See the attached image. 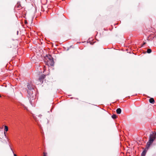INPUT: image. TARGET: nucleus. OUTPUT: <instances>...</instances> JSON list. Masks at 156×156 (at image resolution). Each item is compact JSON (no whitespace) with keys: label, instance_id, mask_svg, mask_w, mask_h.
I'll list each match as a JSON object with an SVG mask.
<instances>
[{"label":"nucleus","instance_id":"obj_1","mask_svg":"<svg viewBox=\"0 0 156 156\" xmlns=\"http://www.w3.org/2000/svg\"><path fill=\"white\" fill-rule=\"evenodd\" d=\"M156 137V133L155 134L153 133L150 135L149 141L147 143L146 147L148 148L149 147L151 144L153 142L154 140Z\"/></svg>","mask_w":156,"mask_h":156},{"label":"nucleus","instance_id":"obj_2","mask_svg":"<svg viewBox=\"0 0 156 156\" xmlns=\"http://www.w3.org/2000/svg\"><path fill=\"white\" fill-rule=\"evenodd\" d=\"M27 92L29 95L28 97L30 99V103L32 105V101L31 100V99L33 100L35 98V94H33V92H30L29 90L27 91Z\"/></svg>","mask_w":156,"mask_h":156},{"label":"nucleus","instance_id":"obj_3","mask_svg":"<svg viewBox=\"0 0 156 156\" xmlns=\"http://www.w3.org/2000/svg\"><path fill=\"white\" fill-rule=\"evenodd\" d=\"M45 62L46 65L48 66H53L54 65V62L53 59L46 60L45 61Z\"/></svg>","mask_w":156,"mask_h":156},{"label":"nucleus","instance_id":"obj_4","mask_svg":"<svg viewBox=\"0 0 156 156\" xmlns=\"http://www.w3.org/2000/svg\"><path fill=\"white\" fill-rule=\"evenodd\" d=\"M27 87L28 89V90L27 91L29 90L30 91V92H33V91H34V87L32 84H28L27 85Z\"/></svg>","mask_w":156,"mask_h":156},{"label":"nucleus","instance_id":"obj_5","mask_svg":"<svg viewBox=\"0 0 156 156\" xmlns=\"http://www.w3.org/2000/svg\"><path fill=\"white\" fill-rule=\"evenodd\" d=\"M45 75L44 74L42 75L39 77L38 79L39 81L41 83H42L43 81V80L45 77Z\"/></svg>","mask_w":156,"mask_h":156},{"label":"nucleus","instance_id":"obj_6","mask_svg":"<svg viewBox=\"0 0 156 156\" xmlns=\"http://www.w3.org/2000/svg\"><path fill=\"white\" fill-rule=\"evenodd\" d=\"M53 59L52 57L50 55H47L46 58V60H51V59Z\"/></svg>","mask_w":156,"mask_h":156},{"label":"nucleus","instance_id":"obj_7","mask_svg":"<svg viewBox=\"0 0 156 156\" xmlns=\"http://www.w3.org/2000/svg\"><path fill=\"white\" fill-rule=\"evenodd\" d=\"M149 101L152 104H153L154 102V100L152 98H151L149 99Z\"/></svg>","mask_w":156,"mask_h":156},{"label":"nucleus","instance_id":"obj_8","mask_svg":"<svg viewBox=\"0 0 156 156\" xmlns=\"http://www.w3.org/2000/svg\"><path fill=\"white\" fill-rule=\"evenodd\" d=\"M116 112L118 114H120L121 112V109L120 108H117L116 110Z\"/></svg>","mask_w":156,"mask_h":156},{"label":"nucleus","instance_id":"obj_9","mask_svg":"<svg viewBox=\"0 0 156 156\" xmlns=\"http://www.w3.org/2000/svg\"><path fill=\"white\" fill-rule=\"evenodd\" d=\"M146 153V152L145 151H143L141 154V156H145Z\"/></svg>","mask_w":156,"mask_h":156},{"label":"nucleus","instance_id":"obj_10","mask_svg":"<svg viewBox=\"0 0 156 156\" xmlns=\"http://www.w3.org/2000/svg\"><path fill=\"white\" fill-rule=\"evenodd\" d=\"M32 116L33 117L34 119L35 120V121L37 122V119L36 116L34 114H33Z\"/></svg>","mask_w":156,"mask_h":156},{"label":"nucleus","instance_id":"obj_11","mask_svg":"<svg viewBox=\"0 0 156 156\" xmlns=\"http://www.w3.org/2000/svg\"><path fill=\"white\" fill-rule=\"evenodd\" d=\"M151 52V49H148L147 50V52L148 53H150Z\"/></svg>","mask_w":156,"mask_h":156},{"label":"nucleus","instance_id":"obj_12","mask_svg":"<svg viewBox=\"0 0 156 156\" xmlns=\"http://www.w3.org/2000/svg\"><path fill=\"white\" fill-rule=\"evenodd\" d=\"M5 130L6 131H8V127L7 126H5Z\"/></svg>","mask_w":156,"mask_h":156},{"label":"nucleus","instance_id":"obj_13","mask_svg":"<svg viewBox=\"0 0 156 156\" xmlns=\"http://www.w3.org/2000/svg\"><path fill=\"white\" fill-rule=\"evenodd\" d=\"M112 117L113 119H115L116 118V115L114 114L112 115Z\"/></svg>","mask_w":156,"mask_h":156},{"label":"nucleus","instance_id":"obj_14","mask_svg":"<svg viewBox=\"0 0 156 156\" xmlns=\"http://www.w3.org/2000/svg\"><path fill=\"white\" fill-rule=\"evenodd\" d=\"M22 106H23V107L25 109L27 110V107L23 105H22Z\"/></svg>","mask_w":156,"mask_h":156},{"label":"nucleus","instance_id":"obj_15","mask_svg":"<svg viewBox=\"0 0 156 156\" xmlns=\"http://www.w3.org/2000/svg\"><path fill=\"white\" fill-rule=\"evenodd\" d=\"M47 153H46L44 152V156H47Z\"/></svg>","mask_w":156,"mask_h":156},{"label":"nucleus","instance_id":"obj_16","mask_svg":"<svg viewBox=\"0 0 156 156\" xmlns=\"http://www.w3.org/2000/svg\"><path fill=\"white\" fill-rule=\"evenodd\" d=\"M146 42H144V43H143V44L142 45V46H142V47H143V46L145 44H146Z\"/></svg>","mask_w":156,"mask_h":156},{"label":"nucleus","instance_id":"obj_17","mask_svg":"<svg viewBox=\"0 0 156 156\" xmlns=\"http://www.w3.org/2000/svg\"><path fill=\"white\" fill-rule=\"evenodd\" d=\"M41 116H42V115H38V116H39V117H41Z\"/></svg>","mask_w":156,"mask_h":156},{"label":"nucleus","instance_id":"obj_18","mask_svg":"<svg viewBox=\"0 0 156 156\" xmlns=\"http://www.w3.org/2000/svg\"><path fill=\"white\" fill-rule=\"evenodd\" d=\"M4 135H5V137H6V135H5V132H4Z\"/></svg>","mask_w":156,"mask_h":156},{"label":"nucleus","instance_id":"obj_19","mask_svg":"<svg viewBox=\"0 0 156 156\" xmlns=\"http://www.w3.org/2000/svg\"><path fill=\"white\" fill-rule=\"evenodd\" d=\"M14 156H17L16 154L14 153Z\"/></svg>","mask_w":156,"mask_h":156},{"label":"nucleus","instance_id":"obj_20","mask_svg":"<svg viewBox=\"0 0 156 156\" xmlns=\"http://www.w3.org/2000/svg\"><path fill=\"white\" fill-rule=\"evenodd\" d=\"M1 97V95L0 94V98Z\"/></svg>","mask_w":156,"mask_h":156},{"label":"nucleus","instance_id":"obj_21","mask_svg":"<svg viewBox=\"0 0 156 156\" xmlns=\"http://www.w3.org/2000/svg\"><path fill=\"white\" fill-rule=\"evenodd\" d=\"M25 156H26V155H25Z\"/></svg>","mask_w":156,"mask_h":156}]
</instances>
